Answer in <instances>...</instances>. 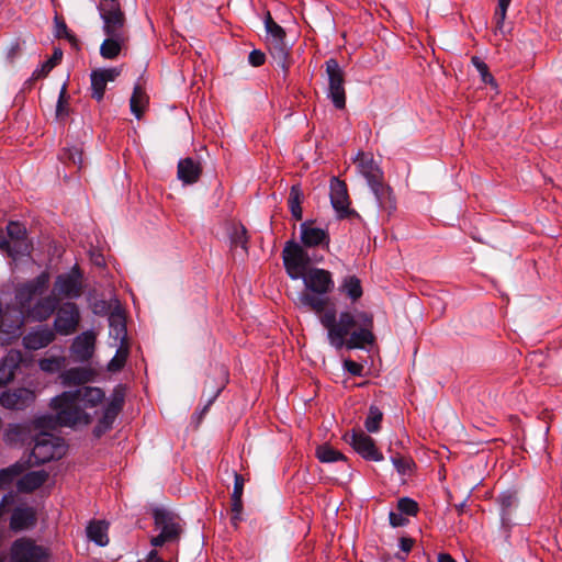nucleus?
I'll use <instances>...</instances> for the list:
<instances>
[{
  "label": "nucleus",
  "instance_id": "10",
  "mask_svg": "<svg viewBox=\"0 0 562 562\" xmlns=\"http://www.w3.org/2000/svg\"><path fill=\"white\" fill-rule=\"evenodd\" d=\"M325 71L328 78V98L336 109L342 110L346 106L345 71L335 58L326 60Z\"/></svg>",
  "mask_w": 562,
  "mask_h": 562
},
{
  "label": "nucleus",
  "instance_id": "30",
  "mask_svg": "<svg viewBox=\"0 0 562 562\" xmlns=\"http://www.w3.org/2000/svg\"><path fill=\"white\" fill-rule=\"evenodd\" d=\"M149 98L144 90V88L139 85H136L133 89V93L130 100L131 111L132 113L140 120L148 106Z\"/></svg>",
  "mask_w": 562,
  "mask_h": 562
},
{
  "label": "nucleus",
  "instance_id": "36",
  "mask_svg": "<svg viewBox=\"0 0 562 562\" xmlns=\"http://www.w3.org/2000/svg\"><path fill=\"white\" fill-rule=\"evenodd\" d=\"M87 536L91 541H94L99 546H106L109 542L108 538V524L103 520H94L87 527Z\"/></svg>",
  "mask_w": 562,
  "mask_h": 562
},
{
  "label": "nucleus",
  "instance_id": "18",
  "mask_svg": "<svg viewBox=\"0 0 562 562\" xmlns=\"http://www.w3.org/2000/svg\"><path fill=\"white\" fill-rule=\"evenodd\" d=\"M37 522L34 507L26 504L14 507L10 518V529L14 532L32 529Z\"/></svg>",
  "mask_w": 562,
  "mask_h": 562
},
{
  "label": "nucleus",
  "instance_id": "57",
  "mask_svg": "<svg viewBox=\"0 0 562 562\" xmlns=\"http://www.w3.org/2000/svg\"><path fill=\"white\" fill-rule=\"evenodd\" d=\"M390 524L393 527H401L407 522V519L403 516V514L391 512L389 515Z\"/></svg>",
  "mask_w": 562,
  "mask_h": 562
},
{
  "label": "nucleus",
  "instance_id": "11",
  "mask_svg": "<svg viewBox=\"0 0 562 562\" xmlns=\"http://www.w3.org/2000/svg\"><path fill=\"white\" fill-rule=\"evenodd\" d=\"M265 24L267 32L271 35L272 42L270 43V50L278 65L284 71V75L289 71V50L284 44L285 31L273 21L270 12H267Z\"/></svg>",
  "mask_w": 562,
  "mask_h": 562
},
{
  "label": "nucleus",
  "instance_id": "4",
  "mask_svg": "<svg viewBox=\"0 0 562 562\" xmlns=\"http://www.w3.org/2000/svg\"><path fill=\"white\" fill-rule=\"evenodd\" d=\"M322 325L328 331V339L336 349L346 346L350 330L356 327L357 321L355 315L349 312H342L339 319H336L335 308L325 310L319 314Z\"/></svg>",
  "mask_w": 562,
  "mask_h": 562
},
{
  "label": "nucleus",
  "instance_id": "32",
  "mask_svg": "<svg viewBox=\"0 0 562 562\" xmlns=\"http://www.w3.org/2000/svg\"><path fill=\"white\" fill-rule=\"evenodd\" d=\"M31 467L29 461H16L14 464L0 470V490L10 485L13 480L26 472Z\"/></svg>",
  "mask_w": 562,
  "mask_h": 562
},
{
  "label": "nucleus",
  "instance_id": "20",
  "mask_svg": "<svg viewBox=\"0 0 562 562\" xmlns=\"http://www.w3.org/2000/svg\"><path fill=\"white\" fill-rule=\"evenodd\" d=\"M353 162L358 165L360 173L367 179L369 186L378 184L379 181L384 179L383 171L373 160L372 155L359 151Z\"/></svg>",
  "mask_w": 562,
  "mask_h": 562
},
{
  "label": "nucleus",
  "instance_id": "22",
  "mask_svg": "<svg viewBox=\"0 0 562 562\" xmlns=\"http://www.w3.org/2000/svg\"><path fill=\"white\" fill-rule=\"evenodd\" d=\"M301 241L305 247L325 245L328 248L329 234L325 229L314 227L311 222H304L301 224Z\"/></svg>",
  "mask_w": 562,
  "mask_h": 562
},
{
  "label": "nucleus",
  "instance_id": "38",
  "mask_svg": "<svg viewBox=\"0 0 562 562\" xmlns=\"http://www.w3.org/2000/svg\"><path fill=\"white\" fill-rule=\"evenodd\" d=\"M302 200H303V192L301 190L300 184H293L290 190L288 203H289L291 214L296 221H301L302 216H303V211L301 207Z\"/></svg>",
  "mask_w": 562,
  "mask_h": 562
},
{
  "label": "nucleus",
  "instance_id": "52",
  "mask_svg": "<svg viewBox=\"0 0 562 562\" xmlns=\"http://www.w3.org/2000/svg\"><path fill=\"white\" fill-rule=\"evenodd\" d=\"M357 325L361 328H373V316L366 312H359L356 316Z\"/></svg>",
  "mask_w": 562,
  "mask_h": 562
},
{
  "label": "nucleus",
  "instance_id": "43",
  "mask_svg": "<svg viewBox=\"0 0 562 562\" xmlns=\"http://www.w3.org/2000/svg\"><path fill=\"white\" fill-rule=\"evenodd\" d=\"M383 418V413L376 406H370L369 414L366 419L364 426L369 432H375L380 429V424Z\"/></svg>",
  "mask_w": 562,
  "mask_h": 562
},
{
  "label": "nucleus",
  "instance_id": "23",
  "mask_svg": "<svg viewBox=\"0 0 562 562\" xmlns=\"http://www.w3.org/2000/svg\"><path fill=\"white\" fill-rule=\"evenodd\" d=\"M55 340V333L48 327H40L23 337V345L29 350H38Z\"/></svg>",
  "mask_w": 562,
  "mask_h": 562
},
{
  "label": "nucleus",
  "instance_id": "63",
  "mask_svg": "<svg viewBox=\"0 0 562 562\" xmlns=\"http://www.w3.org/2000/svg\"><path fill=\"white\" fill-rule=\"evenodd\" d=\"M65 95H66V88L64 87L60 92L59 100H58L57 108H56V113L58 116L63 115L65 112V103H66Z\"/></svg>",
  "mask_w": 562,
  "mask_h": 562
},
{
  "label": "nucleus",
  "instance_id": "40",
  "mask_svg": "<svg viewBox=\"0 0 562 562\" xmlns=\"http://www.w3.org/2000/svg\"><path fill=\"white\" fill-rule=\"evenodd\" d=\"M316 457L321 462L346 460L345 456L340 451L326 443L317 447Z\"/></svg>",
  "mask_w": 562,
  "mask_h": 562
},
{
  "label": "nucleus",
  "instance_id": "15",
  "mask_svg": "<svg viewBox=\"0 0 562 562\" xmlns=\"http://www.w3.org/2000/svg\"><path fill=\"white\" fill-rule=\"evenodd\" d=\"M36 400V393L29 387L10 389L1 393L0 405L10 411H24L32 406Z\"/></svg>",
  "mask_w": 562,
  "mask_h": 562
},
{
  "label": "nucleus",
  "instance_id": "37",
  "mask_svg": "<svg viewBox=\"0 0 562 562\" xmlns=\"http://www.w3.org/2000/svg\"><path fill=\"white\" fill-rule=\"evenodd\" d=\"M109 324L114 333V338L124 344L126 341L127 330L123 313L120 311L112 312L109 316Z\"/></svg>",
  "mask_w": 562,
  "mask_h": 562
},
{
  "label": "nucleus",
  "instance_id": "60",
  "mask_svg": "<svg viewBox=\"0 0 562 562\" xmlns=\"http://www.w3.org/2000/svg\"><path fill=\"white\" fill-rule=\"evenodd\" d=\"M98 71L101 72V75H103L104 79H106V82L113 81L121 74V71L117 68L101 69Z\"/></svg>",
  "mask_w": 562,
  "mask_h": 562
},
{
  "label": "nucleus",
  "instance_id": "39",
  "mask_svg": "<svg viewBox=\"0 0 562 562\" xmlns=\"http://www.w3.org/2000/svg\"><path fill=\"white\" fill-rule=\"evenodd\" d=\"M341 290L352 300L357 301L362 296L361 281L356 276H348L344 279Z\"/></svg>",
  "mask_w": 562,
  "mask_h": 562
},
{
  "label": "nucleus",
  "instance_id": "6",
  "mask_svg": "<svg viewBox=\"0 0 562 562\" xmlns=\"http://www.w3.org/2000/svg\"><path fill=\"white\" fill-rule=\"evenodd\" d=\"M153 517L156 529H160V533L150 539L153 547H161L166 542L177 541L182 532L179 517L167 509L155 508Z\"/></svg>",
  "mask_w": 562,
  "mask_h": 562
},
{
  "label": "nucleus",
  "instance_id": "41",
  "mask_svg": "<svg viewBox=\"0 0 562 562\" xmlns=\"http://www.w3.org/2000/svg\"><path fill=\"white\" fill-rule=\"evenodd\" d=\"M106 79H104L103 75L98 70H93L91 74V97L95 99L98 102L101 101L104 97L105 88H106Z\"/></svg>",
  "mask_w": 562,
  "mask_h": 562
},
{
  "label": "nucleus",
  "instance_id": "50",
  "mask_svg": "<svg viewBox=\"0 0 562 562\" xmlns=\"http://www.w3.org/2000/svg\"><path fill=\"white\" fill-rule=\"evenodd\" d=\"M392 462L396 470L398 471V473L406 474L411 470L413 460L411 458L397 454L392 458Z\"/></svg>",
  "mask_w": 562,
  "mask_h": 562
},
{
  "label": "nucleus",
  "instance_id": "1",
  "mask_svg": "<svg viewBox=\"0 0 562 562\" xmlns=\"http://www.w3.org/2000/svg\"><path fill=\"white\" fill-rule=\"evenodd\" d=\"M50 276L47 271L21 284L15 292V300L24 318L32 322H45L57 310L59 299L49 294L43 296L48 290Z\"/></svg>",
  "mask_w": 562,
  "mask_h": 562
},
{
  "label": "nucleus",
  "instance_id": "24",
  "mask_svg": "<svg viewBox=\"0 0 562 562\" xmlns=\"http://www.w3.org/2000/svg\"><path fill=\"white\" fill-rule=\"evenodd\" d=\"M177 175L179 180L184 184H193L199 181L202 176V166L199 161L191 157L181 159L178 162Z\"/></svg>",
  "mask_w": 562,
  "mask_h": 562
},
{
  "label": "nucleus",
  "instance_id": "28",
  "mask_svg": "<svg viewBox=\"0 0 562 562\" xmlns=\"http://www.w3.org/2000/svg\"><path fill=\"white\" fill-rule=\"evenodd\" d=\"M74 392L83 409L98 406L104 398V392L99 387L82 386Z\"/></svg>",
  "mask_w": 562,
  "mask_h": 562
},
{
  "label": "nucleus",
  "instance_id": "33",
  "mask_svg": "<svg viewBox=\"0 0 562 562\" xmlns=\"http://www.w3.org/2000/svg\"><path fill=\"white\" fill-rule=\"evenodd\" d=\"M228 237L232 249L240 246L245 254H248L249 236L243 224L232 223L229 226Z\"/></svg>",
  "mask_w": 562,
  "mask_h": 562
},
{
  "label": "nucleus",
  "instance_id": "8",
  "mask_svg": "<svg viewBox=\"0 0 562 562\" xmlns=\"http://www.w3.org/2000/svg\"><path fill=\"white\" fill-rule=\"evenodd\" d=\"M49 558V550L31 538L22 537L11 544V562H47Z\"/></svg>",
  "mask_w": 562,
  "mask_h": 562
},
{
  "label": "nucleus",
  "instance_id": "44",
  "mask_svg": "<svg viewBox=\"0 0 562 562\" xmlns=\"http://www.w3.org/2000/svg\"><path fill=\"white\" fill-rule=\"evenodd\" d=\"M65 364L64 357H50L41 359L38 366L42 371L47 373L58 372Z\"/></svg>",
  "mask_w": 562,
  "mask_h": 562
},
{
  "label": "nucleus",
  "instance_id": "12",
  "mask_svg": "<svg viewBox=\"0 0 562 562\" xmlns=\"http://www.w3.org/2000/svg\"><path fill=\"white\" fill-rule=\"evenodd\" d=\"M54 330L63 336L77 331L81 319L79 307L74 302H65L57 306Z\"/></svg>",
  "mask_w": 562,
  "mask_h": 562
},
{
  "label": "nucleus",
  "instance_id": "31",
  "mask_svg": "<svg viewBox=\"0 0 562 562\" xmlns=\"http://www.w3.org/2000/svg\"><path fill=\"white\" fill-rule=\"evenodd\" d=\"M125 394L122 389H115L110 402L104 408L102 418L113 425L115 418L120 414L124 405Z\"/></svg>",
  "mask_w": 562,
  "mask_h": 562
},
{
  "label": "nucleus",
  "instance_id": "64",
  "mask_svg": "<svg viewBox=\"0 0 562 562\" xmlns=\"http://www.w3.org/2000/svg\"><path fill=\"white\" fill-rule=\"evenodd\" d=\"M438 562H456V560L449 553H439Z\"/></svg>",
  "mask_w": 562,
  "mask_h": 562
},
{
  "label": "nucleus",
  "instance_id": "48",
  "mask_svg": "<svg viewBox=\"0 0 562 562\" xmlns=\"http://www.w3.org/2000/svg\"><path fill=\"white\" fill-rule=\"evenodd\" d=\"M472 63L482 76V80L485 83L495 86L494 77L490 74L487 65L481 60L477 56L472 57Z\"/></svg>",
  "mask_w": 562,
  "mask_h": 562
},
{
  "label": "nucleus",
  "instance_id": "59",
  "mask_svg": "<svg viewBox=\"0 0 562 562\" xmlns=\"http://www.w3.org/2000/svg\"><path fill=\"white\" fill-rule=\"evenodd\" d=\"M55 22H56V36L58 38H61L69 32L68 27H67L66 23L64 22V20H59L58 16L55 18Z\"/></svg>",
  "mask_w": 562,
  "mask_h": 562
},
{
  "label": "nucleus",
  "instance_id": "26",
  "mask_svg": "<svg viewBox=\"0 0 562 562\" xmlns=\"http://www.w3.org/2000/svg\"><path fill=\"white\" fill-rule=\"evenodd\" d=\"M16 482V488L22 493H32L40 488L47 480L48 472L45 470L24 472Z\"/></svg>",
  "mask_w": 562,
  "mask_h": 562
},
{
  "label": "nucleus",
  "instance_id": "35",
  "mask_svg": "<svg viewBox=\"0 0 562 562\" xmlns=\"http://www.w3.org/2000/svg\"><path fill=\"white\" fill-rule=\"evenodd\" d=\"M374 342V335L370 328H359L358 330L350 334L347 340V349L364 348L367 345Z\"/></svg>",
  "mask_w": 562,
  "mask_h": 562
},
{
  "label": "nucleus",
  "instance_id": "46",
  "mask_svg": "<svg viewBox=\"0 0 562 562\" xmlns=\"http://www.w3.org/2000/svg\"><path fill=\"white\" fill-rule=\"evenodd\" d=\"M397 509L402 514H406L408 516H416L419 510V506L417 502H415L414 499L409 497H402L397 502Z\"/></svg>",
  "mask_w": 562,
  "mask_h": 562
},
{
  "label": "nucleus",
  "instance_id": "42",
  "mask_svg": "<svg viewBox=\"0 0 562 562\" xmlns=\"http://www.w3.org/2000/svg\"><path fill=\"white\" fill-rule=\"evenodd\" d=\"M498 502L502 506V521L504 526L508 525L509 509L516 505L517 498L513 493H503L498 497Z\"/></svg>",
  "mask_w": 562,
  "mask_h": 562
},
{
  "label": "nucleus",
  "instance_id": "56",
  "mask_svg": "<svg viewBox=\"0 0 562 562\" xmlns=\"http://www.w3.org/2000/svg\"><path fill=\"white\" fill-rule=\"evenodd\" d=\"M26 428L19 424L10 425L7 430V437L9 439L21 438L25 434Z\"/></svg>",
  "mask_w": 562,
  "mask_h": 562
},
{
  "label": "nucleus",
  "instance_id": "13",
  "mask_svg": "<svg viewBox=\"0 0 562 562\" xmlns=\"http://www.w3.org/2000/svg\"><path fill=\"white\" fill-rule=\"evenodd\" d=\"M98 9L103 20V32L106 36L126 35L124 31L126 19L120 3L106 7L101 2Z\"/></svg>",
  "mask_w": 562,
  "mask_h": 562
},
{
  "label": "nucleus",
  "instance_id": "14",
  "mask_svg": "<svg viewBox=\"0 0 562 562\" xmlns=\"http://www.w3.org/2000/svg\"><path fill=\"white\" fill-rule=\"evenodd\" d=\"M330 202L339 218L358 217V213L350 209V200L345 181L334 177L330 180Z\"/></svg>",
  "mask_w": 562,
  "mask_h": 562
},
{
  "label": "nucleus",
  "instance_id": "16",
  "mask_svg": "<svg viewBox=\"0 0 562 562\" xmlns=\"http://www.w3.org/2000/svg\"><path fill=\"white\" fill-rule=\"evenodd\" d=\"M31 364L20 350L11 349L0 361V386L12 382L16 374Z\"/></svg>",
  "mask_w": 562,
  "mask_h": 562
},
{
  "label": "nucleus",
  "instance_id": "58",
  "mask_svg": "<svg viewBox=\"0 0 562 562\" xmlns=\"http://www.w3.org/2000/svg\"><path fill=\"white\" fill-rule=\"evenodd\" d=\"M111 428H112V424L109 422H105V419L101 418L99 420V423L97 424V426L94 427L93 432L97 437H101L104 432H106Z\"/></svg>",
  "mask_w": 562,
  "mask_h": 562
},
{
  "label": "nucleus",
  "instance_id": "27",
  "mask_svg": "<svg viewBox=\"0 0 562 562\" xmlns=\"http://www.w3.org/2000/svg\"><path fill=\"white\" fill-rule=\"evenodd\" d=\"M64 386L82 385L94 379V371L90 368H70L60 374Z\"/></svg>",
  "mask_w": 562,
  "mask_h": 562
},
{
  "label": "nucleus",
  "instance_id": "9",
  "mask_svg": "<svg viewBox=\"0 0 562 562\" xmlns=\"http://www.w3.org/2000/svg\"><path fill=\"white\" fill-rule=\"evenodd\" d=\"M83 292V273L79 265L69 272L58 274L54 282L53 295L60 299H78Z\"/></svg>",
  "mask_w": 562,
  "mask_h": 562
},
{
  "label": "nucleus",
  "instance_id": "47",
  "mask_svg": "<svg viewBox=\"0 0 562 562\" xmlns=\"http://www.w3.org/2000/svg\"><path fill=\"white\" fill-rule=\"evenodd\" d=\"M512 0H498V5L495 11V27L502 31L504 21L506 19V12Z\"/></svg>",
  "mask_w": 562,
  "mask_h": 562
},
{
  "label": "nucleus",
  "instance_id": "5",
  "mask_svg": "<svg viewBox=\"0 0 562 562\" xmlns=\"http://www.w3.org/2000/svg\"><path fill=\"white\" fill-rule=\"evenodd\" d=\"M67 452V445L60 437L42 432L35 438V443L30 457V464H43L52 460L61 459Z\"/></svg>",
  "mask_w": 562,
  "mask_h": 562
},
{
  "label": "nucleus",
  "instance_id": "3",
  "mask_svg": "<svg viewBox=\"0 0 562 562\" xmlns=\"http://www.w3.org/2000/svg\"><path fill=\"white\" fill-rule=\"evenodd\" d=\"M301 278L307 290L300 296L301 304L322 314L329 303V299L325 295L334 289L331 273L325 269L312 268L306 270Z\"/></svg>",
  "mask_w": 562,
  "mask_h": 562
},
{
  "label": "nucleus",
  "instance_id": "54",
  "mask_svg": "<svg viewBox=\"0 0 562 562\" xmlns=\"http://www.w3.org/2000/svg\"><path fill=\"white\" fill-rule=\"evenodd\" d=\"M344 367L352 375H362L363 366L361 363L347 359L344 361Z\"/></svg>",
  "mask_w": 562,
  "mask_h": 562
},
{
  "label": "nucleus",
  "instance_id": "2",
  "mask_svg": "<svg viewBox=\"0 0 562 562\" xmlns=\"http://www.w3.org/2000/svg\"><path fill=\"white\" fill-rule=\"evenodd\" d=\"M50 407L56 412V419L43 417L38 419V426L54 427L55 424H58L59 426L74 427L88 425L91 422L90 415L78 402L74 391H65L52 398Z\"/></svg>",
  "mask_w": 562,
  "mask_h": 562
},
{
  "label": "nucleus",
  "instance_id": "17",
  "mask_svg": "<svg viewBox=\"0 0 562 562\" xmlns=\"http://www.w3.org/2000/svg\"><path fill=\"white\" fill-rule=\"evenodd\" d=\"M344 439L363 459L371 461H381L383 459V454L376 448L374 440L363 431L353 430L351 434H345Z\"/></svg>",
  "mask_w": 562,
  "mask_h": 562
},
{
  "label": "nucleus",
  "instance_id": "19",
  "mask_svg": "<svg viewBox=\"0 0 562 562\" xmlns=\"http://www.w3.org/2000/svg\"><path fill=\"white\" fill-rule=\"evenodd\" d=\"M8 235L11 240V257L29 255L32 245L26 239V228L19 222H10L7 226Z\"/></svg>",
  "mask_w": 562,
  "mask_h": 562
},
{
  "label": "nucleus",
  "instance_id": "21",
  "mask_svg": "<svg viewBox=\"0 0 562 562\" xmlns=\"http://www.w3.org/2000/svg\"><path fill=\"white\" fill-rule=\"evenodd\" d=\"M95 335L85 331L77 336L71 345V352L77 361H88L94 352Z\"/></svg>",
  "mask_w": 562,
  "mask_h": 562
},
{
  "label": "nucleus",
  "instance_id": "25",
  "mask_svg": "<svg viewBox=\"0 0 562 562\" xmlns=\"http://www.w3.org/2000/svg\"><path fill=\"white\" fill-rule=\"evenodd\" d=\"M370 188L373 191L380 207L389 214H392L396 210V198L393 189L385 183L384 179L379 181L378 184H371Z\"/></svg>",
  "mask_w": 562,
  "mask_h": 562
},
{
  "label": "nucleus",
  "instance_id": "34",
  "mask_svg": "<svg viewBox=\"0 0 562 562\" xmlns=\"http://www.w3.org/2000/svg\"><path fill=\"white\" fill-rule=\"evenodd\" d=\"M59 160L66 166H74L78 170L83 168V149L79 145L63 148Z\"/></svg>",
  "mask_w": 562,
  "mask_h": 562
},
{
  "label": "nucleus",
  "instance_id": "49",
  "mask_svg": "<svg viewBox=\"0 0 562 562\" xmlns=\"http://www.w3.org/2000/svg\"><path fill=\"white\" fill-rule=\"evenodd\" d=\"M231 510H232V524L237 528L238 524L241 519L243 513V499L241 497L232 498L231 497Z\"/></svg>",
  "mask_w": 562,
  "mask_h": 562
},
{
  "label": "nucleus",
  "instance_id": "53",
  "mask_svg": "<svg viewBox=\"0 0 562 562\" xmlns=\"http://www.w3.org/2000/svg\"><path fill=\"white\" fill-rule=\"evenodd\" d=\"M245 479L241 474L235 472L234 474V490L232 498L243 497Z\"/></svg>",
  "mask_w": 562,
  "mask_h": 562
},
{
  "label": "nucleus",
  "instance_id": "51",
  "mask_svg": "<svg viewBox=\"0 0 562 562\" xmlns=\"http://www.w3.org/2000/svg\"><path fill=\"white\" fill-rule=\"evenodd\" d=\"M127 351L120 348L115 355V357L109 363L110 371H119L121 370L126 361Z\"/></svg>",
  "mask_w": 562,
  "mask_h": 562
},
{
  "label": "nucleus",
  "instance_id": "62",
  "mask_svg": "<svg viewBox=\"0 0 562 562\" xmlns=\"http://www.w3.org/2000/svg\"><path fill=\"white\" fill-rule=\"evenodd\" d=\"M414 546V540L412 538L402 537L400 539V548L407 554L411 552Z\"/></svg>",
  "mask_w": 562,
  "mask_h": 562
},
{
  "label": "nucleus",
  "instance_id": "61",
  "mask_svg": "<svg viewBox=\"0 0 562 562\" xmlns=\"http://www.w3.org/2000/svg\"><path fill=\"white\" fill-rule=\"evenodd\" d=\"M227 382V372L223 371V383L222 385L215 391L214 395L209 400L207 404L204 406L203 412H205L209 406L214 402V400L220 395V393L223 391L225 383Z\"/></svg>",
  "mask_w": 562,
  "mask_h": 562
},
{
  "label": "nucleus",
  "instance_id": "55",
  "mask_svg": "<svg viewBox=\"0 0 562 562\" xmlns=\"http://www.w3.org/2000/svg\"><path fill=\"white\" fill-rule=\"evenodd\" d=\"M266 61V55L259 49H254L249 54V63L254 67H260Z\"/></svg>",
  "mask_w": 562,
  "mask_h": 562
},
{
  "label": "nucleus",
  "instance_id": "45",
  "mask_svg": "<svg viewBox=\"0 0 562 562\" xmlns=\"http://www.w3.org/2000/svg\"><path fill=\"white\" fill-rule=\"evenodd\" d=\"M63 58V50L60 48H55L52 57L46 60L42 68L37 71L36 77H46L48 72L61 60Z\"/></svg>",
  "mask_w": 562,
  "mask_h": 562
},
{
  "label": "nucleus",
  "instance_id": "29",
  "mask_svg": "<svg viewBox=\"0 0 562 562\" xmlns=\"http://www.w3.org/2000/svg\"><path fill=\"white\" fill-rule=\"evenodd\" d=\"M126 35H117V36H108L100 47V54L105 59H114L116 58L121 50L122 46L126 42Z\"/></svg>",
  "mask_w": 562,
  "mask_h": 562
},
{
  "label": "nucleus",
  "instance_id": "7",
  "mask_svg": "<svg viewBox=\"0 0 562 562\" xmlns=\"http://www.w3.org/2000/svg\"><path fill=\"white\" fill-rule=\"evenodd\" d=\"M282 259L286 273L293 280L301 279L312 263L307 251L294 240L285 243Z\"/></svg>",
  "mask_w": 562,
  "mask_h": 562
}]
</instances>
